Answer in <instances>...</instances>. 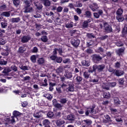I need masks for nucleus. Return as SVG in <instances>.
Here are the masks:
<instances>
[{"instance_id": "nucleus-18", "label": "nucleus", "mask_w": 127, "mask_h": 127, "mask_svg": "<svg viewBox=\"0 0 127 127\" xmlns=\"http://www.w3.org/2000/svg\"><path fill=\"white\" fill-rule=\"evenodd\" d=\"M1 15H2V16H5V17H9V16H10V11L3 12L1 14Z\"/></svg>"}, {"instance_id": "nucleus-50", "label": "nucleus", "mask_w": 127, "mask_h": 127, "mask_svg": "<svg viewBox=\"0 0 127 127\" xmlns=\"http://www.w3.org/2000/svg\"><path fill=\"white\" fill-rule=\"evenodd\" d=\"M116 45L117 46H118V47H121V46H123V44L121 41H119L116 43Z\"/></svg>"}, {"instance_id": "nucleus-60", "label": "nucleus", "mask_w": 127, "mask_h": 127, "mask_svg": "<svg viewBox=\"0 0 127 127\" xmlns=\"http://www.w3.org/2000/svg\"><path fill=\"white\" fill-rule=\"evenodd\" d=\"M87 36L89 38H94V37H95V36H94V35H93L92 34H89V33L87 34Z\"/></svg>"}, {"instance_id": "nucleus-15", "label": "nucleus", "mask_w": 127, "mask_h": 127, "mask_svg": "<svg viewBox=\"0 0 127 127\" xmlns=\"http://www.w3.org/2000/svg\"><path fill=\"white\" fill-rule=\"evenodd\" d=\"M43 124L44 126H45V127H50L49 126V125H50V122H49V120L47 119L43 120Z\"/></svg>"}, {"instance_id": "nucleus-2", "label": "nucleus", "mask_w": 127, "mask_h": 127, "mask_svg": "<svg viewBox=\"0 0 127 127\" xmlns=\"http://www.w3.org/2000/svg\"><path fill=\"white\" fill-rule=\"evenodd\" d=\"M62 88H63L64 90H65L66 92H73V91H74V86L71 82L64 83L62 85Z\"/></svg>"}, {"instance_id": "nucleus-59", "label": "nucleus", "mask_w": 127, "mask_h": 127, "mask_svg": "<svg viewBox=\"0 0 127 127\" xmlns=\"http://www.w3.org/2000/svg\"><path fill=\"white\" fill-rule=\"evenodd\" d=\"M30 79V77L29 76L23 77L24 81H29Z\"/></svg>"}, {"instance_id": "nucleus-36", "label": "nucleus", "mask_w": 127, "mask_h": 127, "mask_svg": "<svg viewBox=\"0 0 127 127\" xmlns=\"http://www.w3.org/2000/svg\"><path fill=\"white\" fill-rule=\"evenodd\" d=\"M34 117H35V118H40V117H41V113L40 112L35 113L34 114Z\"/></svg>"}, {"instance_id": "nucleus-3", "label": "nucleus", "mask_w": 127, "mask_h": 127, "mask_svg": "<svg viewBox=\"0 0 127 127\" xmlns=\"http://www.w3.org/2000/svg\"><path fill=\"white\" fill-rule=\"evenodd\" d=\"M104 69L105 64H99L98 65L95 64L93 66V71L97 69L98 72H102Z\"/></svg>"}, {"instance_id": "nucleus-40", "label": "nucleus", "mask_w": 127, "mask_h": 127, "mask_svg": "<svg viewBox=\"0 0 127 127\" xmlns=\"http://www.w3.org/2000/svg\"><path fill=\"white\" fill-rule=\"evenodd\" d=\"M67 101H68L67 99L63 98L60 100V103H61L62 104H66V103H67Z\"/></svg>"}, {"instance_id": "nucleus-20", "label": "nucleus", "mask_w": 127, "mask_h": 127, "mask_svg": "<svg viewBox=\"0 0 127 127\" xmlns=\"http://www.w3.org/2000/svg\"><path fill=\"white\" fill-rule=\"evenodd\" d=\"M41 1L43 2L46 6H49L50 5V1L49 0H41Z\"/></svg>"}, {"instance_id": "nucleus-44", "label": "nucleus", "mask_w": 127, "mask_h": 127, "mask_svg": "<svg viewBox=\"0 0 127 127\" xmlns=\"http://www.w3.org/2000/svg\"><path fill=\"white\" fill-rule=\"evenodd\" d=\"M123 33H127V24H126L124 27Z\"/></svg>"}, {"instance_id": "nucleus-33", "label": "nucleus", "mask_w": 127, "mask_h": 127, "mask_svg": "<svg viewBox=\"0 0 127 127\" xmlns=\"http://www.w3.org/2000/svg\"><path fill=\"white\" fill-rule=\"evenodd\" d=\"M117 19L118 20V21L121 22V21H123L124 20V17H122V15H117Z\"/></svg>"}, {"instance_id": "nucleus-48", "label": "nucleus", "mask_w": 127, "mask_h": 127, "mask_svg": "<svg viewBox=\"0 0 127 127\" xmlns=\"http://www.w3.org/2000/svg\"><path fill=\"white\" fill-rule=\"evenodd\" d=\"M5 40L2 38L0 39V44L3 45V44H5Z\"/></svg>"}, {"instance_id": "nucleus-62", "label": "nucleus", "mask_w": 127, "mask_h": 127, "mask_svg": "<svg viewBox=\"0 0 127 127\" xmlns=\"http://www.w3.org/2000/svg\"><path fill=\"white\" fill-rule=\"evenodd\" d=\"M12 70H13L14 71H16L17 70V68L15 65H12L11 67Z\"/></svg>"}, {"instance_id": "nucleus-13", "label": "nucleus", "mask_w": 127, "mask_h": 127, "mask_svg": "<svg viewBox=\"0 0 127 127\" xmlns=\"http://www.w3.org/2000/svg\"><path fill=\"white\" fill-rule=\"evenodd\" d=\"M93 73L94 72V70H89L88 71H85L83 73V77L85 78V79H88L89 77H90V72Z\"/></svg>"}, {"instance_id": "nucleus-32", "label": "nucleus", "mask_w": 127, "mask_h": 127, "mask_svg": "<svg viewBox=\"0 0 127 127\" xmlns=\"http://www.w3.org/2000/svg\"><path fill=\"white\" fill-rule=\"evenodd\" d=\"M123 9H118L117 11V15H122L123 14Z\"/></svg>"}, {"instance_id": "nucleus-35", "label": "nucleus", "mask_w": 127, "mask_h": 127, "mask_svg": "<svg viewBox=\"0 0 127 127\" xmlns=\"http://www.w3.org/2000/svg\"><path fill=\"white\" fill-rule=\"evenodd\" d=\"M41 40H42L43 42H47V40H48V39H47V36H43L41 37Z\"/></svg>"}, {"instance_id": "nucleus-7", "label": "nucleus", "mask_w": 127, "mask_h": 127, "mask_svg": "<svg viewBox=\"0 0 127 127\" xmlns=\"http://www.w3.org/2000/svg\"><path fill=\"white\" fill-rule=\"evenodd\" d=\"M30 39H31V38L29 37V36H24L21 39V42L23 43H26V42H28Z\"/></svg>"}, {"instance_id": "nucleus-24", "label": "nucleus", "mask_w": 127, "mask_h": 127, "mask_svg": "<svg viewBox=\"0 0 127 127\" xmlns=\"http://www.w3.org/2000/svg\"><path fill=\"white\" fill-rule=\"evenodd\" d=\"M82 64L83 66H90V61H83L82 62Z\"/></svg>"}, {"instance_id": "nucleus-46", "label": "nucleus", "mask_w": 127, "mask_h": 127, "mask_svg": "<svg viewBox=\"0 0 127 127\" xmlns=\"http://www.w3.org/2000/svg\"><path fill=\"white\" fill-rule=\"evenodd\" d=\"M20 1L19 0H13V3L14 5L17 6L18 4H19Z\"/></svg>"}, {"instance_id": "nucleus-43", "label": "nucleus", "mask_w": 127, "mask_h": 127, "mask_svg": "<svg viewBox=\"0 0 127 127\" xmlns=\"http://www.w3.org/2000/svg\"><path fill=\"white\" fill-rule=\"evenodd\" d=\"M54 116V114H53V112H49L47 114V116L49 118H53V117Z\"/></svg>"}, {"instance_id": "nucleus-26", "label": "nucleus", "mask_w": 127, "mask_h": 127, "mask_svg": "<svg viewBox=\"0 0 127 127\" xmlns=\"http://www.w3.org/2000/svg\"><path fill=\"white\" fill-rule=\"evenodd\" d=\"M45 62V60H44V59L41 58H39L38 60V63L40 64L41 65L42 64H43Z\"/></svg>"}, {"instance_id": "nucleus-41", "label": "nucleus", "mask_w": 127, "mask_h": 127, "mask_svg": "<svg viewBox=\"0 0 127 127\" xmlns=\"http://www.w3.org/2000/svg\"><path fill=\"white\" fill-rule=\"evenodd\" d=\"M85 15H86V17H90L91 15V12L90 11H86L85 12Z\"/></svg>"}, {"instance_id": "nucleus-1", "label": "nucleus", "mask_w": 127, "mask_h": 127, "mask_svg": "<svg viewBox=\"0 0 127 127\" xmlns=\"http://www.w3.org/2000/svg\"><path fill=\"white\" fill-rule=\"evenodd\" d=\"M13 116L11 117V119L10 120L9 117L5 116L4 115L0 114V120H1L2 122H6L5 124L7 125L12 124V123H15V119H16L17 121L18 120V119H20V117L22 116V114L17 111H14L13 112Z\"/></svg>"}, {"instance_id": "nucleus-63", "label": "nucleus", "mask_w": 127, "mask_h": 127, "mask_svg": "<svg viewBox=\"0 0 127 127\" xmlns=\"http://www.w3.org/2000/svg\"><path fill=\"white\" fill-rule=\"evenodd\" d=\"M37 51H38V49H37L36 47H34L32 50V52H33V53H36Z\"/></svg>"}, {"instance_id": "nucleus-22", "label": "nucleus", "mask_w": 127, "mask_h": 127, "mask_svg": "<svg viewBox=\"0 0 127 127\" xmlns=\"http://www.w3.org/2000/svg\"><path fill=\"white\" fill-rule=\"evenodd\" d=\"M73 22H69L65 24V27H66V28H71V27H73Z\"/></svg>"}, {"instance_id": "nucleus-9", "label": "nucleus", "mask_w": 127, "mask_h": 127, "mask_svg": "<svg viewBox=\"0 0 127 127\" xmlns=\"http://www.w3.org/2000/svg\"><path fill=\"white\" fill-rule=\"evenodd\" d=\"M89 7L93 10V11H96V10L99 8L98 5L96 3H93L92 4L89 5Z\"/></svg>"}, {"instance_id": "nucleus-28", "label": "nucleus", "mask_w": 127, "mask_h": 127, "mask_svg": "<svg viewBox=\"0 0 127 127\" xmlns=\"http://www.w3.org/2000/svg\"><path fill=\"white\" fill-rule=\"evenodd\" d=\"M124 51H125V48L120 49L116 50V53L118 54V55H121L122 53L124 52Z\"/></svg>"}, {"instance_id": "nucleus-14", "label": "nucleus", "mask_w": 127, "mask_h": 127, "mask_svg": "<svg viewBox=\"0 0 127 127\" xmlns=\"http://www.w3.org/2000/svg\"><path fill=\"white\" fill-rule=\"evenodd\" d=\"M56 123L58 127H60V126H62V125H64V124H65V121L61 119H59L56 121Z\"/></svg>"}, {"instance_id": "nucleus-31", "label": "nucleus", "mask_w": 127, "mask_h": 127, "mask_svg": "<svg viewBox=\"0 0 127 127\" xmlns=\"http://www.w3.org/2000/svg\"><path fill=\"white\" fill-rule=\"evenodd\" d=\"M57 73L59 74V73H62L63 72V67L60 66L56 70Z\"/></svg>"}, {"instance_id": "nucleus-4", "label": "nucleus", "mask_w": 127, "mask_h": 127, "mask_svg": "<svg viewBox=\"0 0 127 127\" xmlns=\"http://www.w3.org/2000/svg\"><path fill=\"white\" fill-rule=\"evenodd\" d=\"M25 5L24 12H31L32 11V7H30V3L27 0L25 1Z\"/></svg>"}, {"instance_id": "nucleus-30", "label": "nucleus", "mask_w": 127, "mask_h": 127, "mask_svg": "<svg viewBox=\"0 0 127 127\" xmlns=\"http://www.w3.org/2000/svg\"><path fill=\"white\" fill-rule=\"evenodd\" d=\"M114 103L116 106H119L121 104V102L118 98H115L114 99Z\"/></svg>"}, {"instance_id": "nucleus-58", "label": "nucleus", "mask_w": 127, "mask_h": 127, "mask_svg": "<svg viewBox=\"0 0 127 127\" xmlns=\"http://www.w3.org/2000/svg\"><path fill=\"white\" fill-rule=\"evenodd\" d=\"M0 8L2 10H4V9H5V8H6V6L4 4H3V5L0 6Z\"/></svg>"}, {"instance_id": "nucleus-11", "label": "nucleus", "mask_w": 127, "mask_h": 127, "mask_svg": "<svg viewBox=\"0 0 127 127\" xmlns=\"http://www.w3.org/2000/svg\"><path fill=\"white\" fill-rule=\"evenodd\" d=\"M71 44H72L75 47H77L79 46V44H80V40H72L71 41Z\"/></svg>"}, {"instance_id": "nucleus-8", "label": "nucleus", "mask_w": 127, "mask_h": 127, "mask_svg": "<svg viewBox=\"0 0 127 127\" xmlns=\"http://www.w3.org/2000/svg\"><path fill=\"white\" fill-rule=\"evenodd\" d=\"M102 58L100 57V56L97 55H94L93 56V60L95 63H97L98 61H100V60H102Z\"/></svg>"}, {"instance_id": "nucleus-64", "label": "nucleus", "mask_w": 127, "mask_h": 127, "mask_svg": "<svg viewBox=\"0 0 127 127\" xmlns=\"http://www.w3.org/2000/svg\"><path fill=\"white\" fill-rule=\"evenodd\" d=\"M22 106L24 107H26L27 106V102H22Z\"/></svg>"}, {"instance_id": "nucleus-39", "label": "nucleus", "mask_w": 127, "mask_h": 127, "mask_svg": "<svg viewBox=\"0 0 127 127\" xmlns=\"http://www.w3.org/2000/svg\"><path fill=\"white\" fill-rule=\"evenodd\" d=\"M75 6L76 7H82V4L81 3V2L77 1L76 2V3L74 4Z\"/></svg>"}, {"instance_id": "nucleus-12", "label": "nucleus", "mask_w": 127, "mask_h": 127, "mask_svg": "<svg viewBox=\"0 0 127 127\" xmlns=\"http://www.w3.org/2000/svg\"><path fill=\"white\" fill-rule=\"evenodd\" d=\"M102 14H103V11L102 10H99L98 12L94 13V16L95 18H99L100 15H102Z\"/></svg>"}, {"instance_id": "nucleus-37", "label": "nucleus", "mask_w": 127, "mask_h": 127, "mask_svg": "<svg viewBox=\"0 0 127 127\" xmlns=\"http://www.w3.org/2000/svg\"><path fill=\"white\" fill-rule=\"evenodd\" d=\"M31 60L34 63H35L36 62V56L33 55L31 57Z\"/></svg>"}, {"instance_id": "nucleus-51", "label": "nucleus", "mask_w": 127, "mask_h": 127, "mask_svg": "<svg viewBox=\"0 0 127 127\" xmlns=\"http://www.w3.org/2000/svg\"><path fill=\"white\" fill-rule=\"evenodd\" d=\"M63 10V7L60 6L58 8H57V10L58 12H61V11Z\"/></svg>"}, {"instance_id": "nucleus-53", "label": "nucleus", "mask_w": 127, "mask_h": 127, "mask_svg": "<svg viewBox=\"0 0 127 127\" xmlns=\"http://www.w3.org/2000/svg\"><path fill=\"white\" fill-rule=\"evenodd\" d=\"M24 51H25V50H24L23 47H20L19 48V52L20 53H23V52H24Z\"/></svg>"}, {"instance_id": "nucleus-5", "label": "nucleus", "mask_w": 127, "mask_h": 127, "mask_svg": "<svg viewBox=\"0 0 127 127\" xmlns=\"http://www.w3.org/2000/svg\"><path fill=\"white\" fill-rule=\"evenodd\" d=\"M91 21H92V19H88V20L84 21L81 24V26H82V28H87V27H88L89 23H90Z\"/></svg>"}, {"instance_id": "nucleus-25", "label": "nucleus", "mask_w": 127, "mask_h": 127, "mask_svg": "<svg viewBox=\"0 0 127 127\" xmlns=\"http://www.w3.org/2000/svg\"><path fill=\"white\" fill-rule=\"evenodd\" d=\"M83 122L85 123L86 126H91V125H92V121H91L90 120H83Z\"/></svg>"}, {"instance_id": "nucleus-52", "label": "nucleus", "mask_w": 127, "mask_h": 127, "mask_svg": "<svg viewBox=\"0 0 127 127\" xmlns=\"http://www.w3.org/2000/svg\"><path fill=\"white\" fill-rule=\"evenodd\" d=\"M7 62L6 61H4L3 60H0V64L1 65H6Z\"/></svg>"}, {"instance_id": "nucleus-42", "label": "nucleus", "mask_w": 127, "mask_h": 127, "mask_svg": "<svg viewBox=\"0 0 127 127\" xmlns=\"http://www.w3.org/2000/svg\"><path fill=\"white\" fill-rule=\"evenodd\" d=\"M56 90L57 91L58 93H59V94H61V93H62V91H61V86H57L56 87Z\"/></svg>"}, {"instance_id": "nucleus-57", "label": "nucleus", "mask_w": 127, "mask_h": 127, "mask_svg": "<svg viewBox=\"0 0 127 127\" xmlns=\"http://www.w3.org/2000/svg\"><path fill=\"white\" fill-rule=\"evenodd\" d=\"M63 62L64 63H69L70 62V60L69 59H64L63 61Z\"/></svg>"}, {"instance_id": "nucleus-61", "label": "nucleus", "mask_w": 127, "mask_h": 127, "mask_svg": "<svg viewBox=\"0 0 127 127\" xmlns=\"http://www.w3.org/2000/svg\"><path fill=\"white\" fill-rule=\"evenodd\" d=\"M44 82L45 83V84H43V86H44V87H46V86H48V83H47V80L46 79H45L44 80Z\"/></svg>"}, {"instance_id": "nucleus-10", "label": "nucleus", "mask_w": 127, "mask_h": 127, "mask_svg": "<svg viewBox=\"0 0 127 127\" xmlns=\"http://www.w3.org/2000/svg\"><path fill=\"white\" fill-rule=\"evenodd\" d=\"M94 109H95V105L92 106V108L88 109L87 111L85 112L86 116H88L89 114H95L93 111Z\"/></svg>"}, {"instance_id": "nucleus-34", "label": "nucleus", "mask_w": 127, "mask_h": 127, "mask_svg": "<svg viewBox=\"0 0 127 127\" xmlns=\"http://www.w3.org/2000/svg\"><path fill=\"white\" fill-rule=\"evenodd\" d=\"M2 28H5L7 26V23L6 21H3L1 23Z\"/></svg>"}, {"instance_id": "nucleus-27", "label": "nucleus", "mask_w": 127, "mask_h": 127, "mask_svg": "<svg viewBox=\"0 0 127 127\" xmlns=\"http://www.w3.org/2000/svg\"><path fill=\"white\" fill-rule=\"evenodd\" d=\"M103 97L104 98L108 99V98H110V97H111V94H110V92H106L103 94Z\"/></svg>"}, {"instance_id": "nucleus-21", "label": "nucleus", "mask_w": 127, "mask_h": 127, "mask_svg": "<svg viewBox=\"0 0 127 127\" xmlns=\"http://www.w3.org/2000/svg\"><path fill=\"white\" fill-rule=\"evenodd\" d=\"M67 119L68 120V121H74V120H75V116L70 114L67 116Z\"/></svg>"}, {"instance_id": "nucleus-56", "label": "nucleus", "mask_w": 127, "mask_h": 127, "mask_svg": "<svg viewBox=\"0 0 127 127\" xmlns=\"http://www.w3.org/2000/svg\"><path fill=\"white\" fill-rule=\"evenodd\" d=\"M57 63H61L62 62V58L60 57L57 58Z\"/></svg>"}, {"instance_id": "nucleus-19", "label": "nucleus", "mask_w": 127, "mask_h": 127, "mask_svg": "<svg viewBox=\"0 0 127 127\" xmlns=\"http://www.w3.org/2000/svg\"><path fill=\"white\" fill-rule=\"evenodd\" d=\"M114 73L116 76H122V75H124V71L122 70H115Z\"/></svg>"}, {"instance_id": "nucleus-49", "label": "nucleus", "mask_w": 127, "mask_h": 127, "mask_svg": "<svg viewBox=\"0 0 127 127\" xmlns=\"http://www.w3.org/2000/svg\"><path fill=\"white\" fill-rule=\"evenodd\" d=\"M75 11L78 13V14H81V13H82V10L79 8L75 9Z\"/></svg>"}, {"instance_id": "nucleus-29", "label": "nucleus", "mask_w": 127, "mask_h": 127, "mask_svg": "<svg viewBox=\"0 0 127 127\" xmlns=\"http://www.w3.org/2000/svg\"><path fill=\"white\" fill-rule=\"evenodd\" d=\"M19 68H20L21 70H29V67L25 65H22L21 64L19 65Z\"/></svg>"}, {"instance_id": "nucleus-38", "label": "nucleus", "mask_w": 127, "mask_h": 127, "mask_svg": "<svg viewBox=\"0 0 127 127\" xmlns=\"http://www.w3.org/2000/svg\"><path fill=\"white\" fill-rule=\"evenodd\" d=\"M11 20L12 22H18V21H19V20H20V19L18 17L12 18Z\"/></svg>"}, {"instance_id": "nucleus-6", "label": "nucleus", "mask_w": 127, "mask_h": 127, "mask_svg": "<svg viewBox=\"0 0 127 127\" xmlns=\"http://www.w3.org/2000/svg\"><path fill=\"white\" fill-rule=\"evenodd\" d=\"M104 26L105 29V30L107 31V32H111L112 26L110 25V24L105 22L104 23Z\"/></svg>"}, {"instance_id": "nucleus-47", "label": "nucleus", "mask_w": 127, "mask_h": 127, "mask_svg": "<svg viewBox=\"0 0 127 127\" xmlns=\"http://www.w3.org/2000/svg\"><path fill=\"white\" fill-rule=\"evenodd\" d=\"M55 107L56 108H57V109H60H60H61V108H62V105H61V104H59V103H57V104L55 105Z\"/></svg>"}, {"instance_id": "nucleus-45", "label": "nucleus", "mask_w": 127, "mask_h": 127, "mask_svg": "<svg viewBox=\"0 0 127 127\" xmlns=\"http://www.w3.org/2000/svg\"><path fill=\"white\" fill-rule=\"evenodd\" d=\"M82 80H83V78H82V77L80 76H77L76 77V80L77 81V82H81V81H82Z\"/></svg>"}, {"instance_id": "nucleus-54", "label": "nucleus", "mask_w": 127, "mask_h": 127, "mask_svg": "<svg viewBox=\"0 0 127 127\" xmlns=\"http://www.w3.org/2000/svg\"><path fill=\"white\" fill-rule=\"evenodd\" d=\"M13 93H14L16 95H18V94L21 93V91H20V90H14V91H13Z\"/></svg>"}, {"instance_id": "nucleus-23", "label": "nucleus", "mask_w": 127, "mask_h": 127, "mask_svg": "<svg viewBox=\"0 0 127 127\" xmlns=\"http://www.w3.org/2000/svg\"><path fill=\"white\" fill-rule=\"evenodd\" d=\"M43 97H45V98H46L48 100H50V101H51L53 98L52 95L50 94H45L43 95Z\"/></svg>"}, {"instance_id": "nucleus-55", "label": "nucleus", "mask_w": 127, "mask_h": 127, "mask_svg": "<svg viewBox=\"0 0 127 127\" xmlns=\"http://www.w3.org/2000/svg\"><path fill=\"white\" fill-rule=\"evenodd\" d=\"M108 84H109V87H115V86L117 85V83L116 82H112V83L109 82Z\"/></svg>"}, {"instance_id": "nucleus-16", "label": "nucleus", "mask_w": 127, "mask_h": 127, "mask_svg": "<svg viewBox=\"0 0 127 127\" xmlns=\"http://www.w3.org/2000/svg\"><path fill=\"white\" fill-rule=\"evenodd\" d=\"M64 76L66 78H67L68 79L72 78V77H73V75H72V72H71V71H65Z\"/></svg>"}, {"instance_id": "nucleus-17", "label": "nucleus", "mask_w": 127, "mask_h": 127, "mask_svg": "<svg viewBox=\"0 0 127 127\" xmlns=\"http://www.w3.org/2000/svg\"><path fill=\"white\" fill-rule=\"evenodd\" d=\"M110 84L109 83H103L102 87L103 89H105V90H110Z\"/></svg>"}]
</instances>
